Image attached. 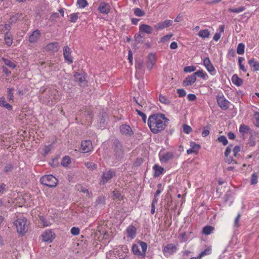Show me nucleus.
<instances>
[{
    "instance_id": "nucleus-1",
    "label": "nucleus",
    "mask_w": 259,
    "mask_h": 259,
    "mask_svg": "<svg viewBox=\"0 0 259 259\" xmlns=\"http://www.w3.org/2000/svg\"><path fill=\"white\" fill-rule=\"evenodd\" d=\"M167 120L163 114H154L149 117L148 124L151 132L157 134L164 130L167 125Z\"/></svg>"
},
{
    "instance_id": "nucleus-2",
    "label": "nucleus",
    "mask_w": 259,
    "mask_h": 259,
    "mask_svg": "<svg viewBox=\"0 0 259 259\" xmlns=\"http://www.w3.org/2000/svg\"><path fill=\"white\" fill-rule=\"evenodd\" d=\"M232 146L229 145L225 152V160L228 163H237L233 157H236L238 156L239 152L240 151V147L239 146H235L232 151Z\"/></svg>"
},
{
    "instance_id": "nucleus-3",
    "label": "nucleus",
    "mask_w": 259,
    "mask_h": 259,
    "mask_svg": "<svg viewBox=\"0 0 259 259\" xmlns=\"http://www.w3.org/2000/svg\"><path fill=\"white\" fill-rule=\"evenodd\" d=\"M17 232L19 234L24 235L28 230L29 222L25 218H20L14 222Z\"/></svg>"
},
{
    "instance_id": "nucleus-4",
    "label": "nucleus",
    "mask_w": 259,
    "mask_h": 259,
    "mask_svg": "<svg viewBox=\"0 0 259 259\" xmlns=\"http://www.w3.org/2000/svg\"><path fill=\"white\" fill-rule=\"evenodd\" d=\"M147 248L146 243L139 241L132 246V251L134 254L137 256H144Z\"/></svg>"
},
{
    "instance_id": "nucleus-5",
    "label": "nucleus",
    "mask_w": 259,
    "mask_h": 259,
    "mask_svg": "<svg viewBox=\"0 0 259 259\" xmlns=\"http://www.w3.org/2000/svg\"><path fill=\"white\" fill-rule=\"evenodd\" d=\"M40 181L42 184L50 187H55L58 183L57 179L52 175L43 176Z\"/></svg>"
},
{
    "instance_id": "nucleus-6",
    "label": "nucleus",
    "mask_w": 259,
    "mask_h": 259,
    "mask_svg": "<svg viewBox=\"0 0 259 259\" xmlns=\"http://www.w3.org/2000/svg\"><path fill=\"white\" fill-rule=\"evenodd\" d=\"M203 64L211 75H215L216 70L208 57H205L203 59Z\"/></svg>"
},
{
    "instance_id": "nucleus-7",
    "label": "nucleus",
    "mask_w": 259,
    "mask_h": 259,
    "mask_svg": "<svg viewBox=\"0 0 259 259\" xmlns=\"http://www.w3.org/2000/svg\"><path fill=\"white\" fill-rule=\"evenodd\" d=\"M92 143L90 140H84L81 142L79 150L82 153H88L93 150Z\"/></svg>"
},
{
    "instance_id": "nucleus-8",
    "label": "nucleus",
    "mask_w": 259,
    "mask_h": 259,
    "mask_svg": "<svg viewBox=\"0 0 259 259\" xmlns=\"http://www.w3.org/2000/svg\"><path fill=\"white\" fill-rule=\"evenodd\" d=\"M115 172L110 170H106L103 174L100 183L102 184H105L107 183L110 179H111L114 176H115Z\"/></svg>"
},
{
    "instance_id": "nucleus-9",
    "label": "nucleus",
    "mask_w": 259,
    "mask_h": 259,
    "mask_svg": "<svg viewBox=\"0 0 259 259\" xmlns=\"http://www.w3.org/2000/svg\"><path fill=\"white\" fill-rule=\"evenodd\" d=\"M99 12L104 15H108L111 11L110 5L106 2H101L98 7Z\"/></svg>"
},
{
    "instance_id": "nucleus-10",
    "label": "nucleus",
    "mask_w": 259,
    "mask_h": 259,
    "mask_svg": "<svg viewBox=\"0 0 259 259\" xmlns=\"http://www.w3.org/2000/svg\"><path fill=\"white\" fill-rule=\"evenodd\" d=\"M42 240L44 242H51L55 237V234L50 230H46L42 234Z\"/></svg>"
},
{
    "instance_id": "nucleus-11",
    "label": "nucleus",
    "mask_w": 259,
    "mask_h": 259,
    "mask_svg": "<svg viewBox=\"0 0 259 259\" xmlns=\"http://www.w3.org/2000/svg\"><path fill=\"white\" fill-rule=\"evenodd\" d=\"M177 250V247L175 245L169 244L164 247L163 252L165 256H169L176 252Z\"/></svg>"
},
{
    "instance_id": "nucleus-12",
    "label": "nucleus",
    "mask_w": 259,
    "mask_h": 259,
    "mask_svg": "<svg viewBox=\"0 0 259 259\" xmlns=\"http://www.w3.org/2000/svg\"><path fill=\"white\" fill-rule=\"evenodd\" d=\"M159 160L162 163H166L167 161L172 159L174 155L171 152L166 153L160 152L159 154Z\"/></svg>"
},
{
    "instance_id": "nucleus-13",
    "label": "nucleus",
    "mask_w": 259,
    "mask_h": 259,
    "mask_svg": "<svg viewBox=\"0 0 259 259\" xmlns=\"http://www.w3.org/2000/svg\"><path fill=\"white\" fill-rule=\"evenodd\" d=\"M217 103L218 105L223 110L227 109L229 107V102L225 99L224 96L218 97L217 98Z\"/></svg>"
},
{
    "instance_id": "nucleus-14",
    "label": "nucleus",
    "mask_w": 259,
    "mask_h": 259,
    "mask_svg": "<svg viewBox=\"0 0 259 259\" xmlns=\"http://www.w3.org/2000/svg\"><path fill=\"white\" fill-rule=\"evenodd\" d=\"M172 21L166 20L164 21L157 23L154 25V28L157 30H160L170 26L172 25Z\"/></svg>"
},
{
    "instance_id": "nucleus-15",
    "label": "nucleus",
    "mask_w": 259,
    "mask_h": 259,
    "mask_svg": "<svg viewBox=\"0 0 259 259\" xmlns=\"http://www.w3.org/2000/svg\"><path fill=\"white\" fill-rule=\"evenodd\" d=\"M153 31L152 27L149 25L143 24L139 26V32L142 34H151Z\"/></svg>"
},
{
    "instance_id": "nucleus-16",
    "label": "nucleus",
    "mask_w": 259,
    "mask_h": 259,
    "mask_svg": "<svg viewBox=\"0 0 259 259\" xmlns=\"http://www.w3.org/2000/svg\"><path fill=\"white\" fill-rule=\"evenodd\" d=\"M59 46L58 42H53L52 43H50L47 45L45 49L46 51L51 52V53H55L57 52L59 49Z\"/></svg>"
},
{
    "instance_id": "nucleus-17",
    "label": "nucleus",
    "mask_w": 259,
    "mask_h": 259,
    "mask_svg": "<svg viewBox=\"0 0 259 259\" xmlns=\"http://www.w3.org/2000/svg\"><path fill=\"white\" fill-rule=\"evenodd\" d=\"M71 50L68 46H65L63 48V56L65 60L67 61L69 64L72 63L73 60L72 57L71 56Z\"/></svg>"
},
{
    "instance_id": "nucleus-18",
    "label": "nucleus",
    "mask_w": 259,
    "mask_h": 259,
    "mask_svg": "<svg viewBox=\"0 0 259 259\" xmlns=\"http://www.w3.org/2000/svg\"><path fill=\"white\" fill-rule=\"evenodd\" d=\"M156 61V57L154 54H150L147 58V67L151 70L154 66Z\"/></svg>"
},
{
    "instance_id": "nucleus-19",
    "label": "nucleus",
    "mask_w": 259,
    "mask_h": 259,
    "mask_svg": "<svg viewBox=\"0 0 259 259\" xmlns=\"http://www.w3.org/2000/svg\"><path fill=\"white\" fill-rule=\"evenodd\" d=\"M196 79L194 74L187 76L183 82V87H186L192 85L196 81Z\"/></svg>"
},
{
    "instance_id": "nucleus-20",
    "label": "nucleus",
    "mask_w": 259,
    "mask_h": 259,
    "mask_svg": "<svg viewBox=\"0 0 259 259\" xmlns=\"http://www.w3.org/2000/svg\"><path fill=\"white\" fill-rule=\"evenodd\" d=\"M153 169L154 170V177H159L160 175L163 174L165 171L164 168L162 167L158 164H155L153 167Z\"/></svg>"
},
{
    "instance_id": "nucleus-21",
    "label": "nucleus",
    "mask_w": 259,
    "mask_h": 259,
    "mask_svg": "<svg viewBox=\"0 0 259 259\" xmlns=\"http://www.w3.org/2000/svg\"><path fill=\"white\" fill-rule=\"evenodd\" d=\"M120 132L124 135H132L133 131L131 127L127 124H123L120 127Z\"/></svg>"
},
{
    "instance_id": "nucleus-22",
    "label": "nucleus",
    "mask_w": 259,
    "mask_h": 259,
    "mask_svg": "<svg viewBox=\"0 0 259 259\" xmlns=\"http://www.w3.org/2000/svg\"><path fill=\"white\" fill-rule=\"evenodd\" d=\"M40 35V33L39 30H36L34 31L29 36V42L31 43L36 42L39 39Z\"/></svg>"
},
{
    "instance_id": "nucleus-23",
    "label": "nucleus",
    "mask_w": 259,
    "mask_h": 259,
    "mask_svg": "<svg viewBox=\"0 0 259 259\" xmlns=\"http://www.w3.org/2000/svg\"><path fill=\"white\" fill-rule=\"evenodd\" d=\"M127 236L131 239L135 238L136 233V228L133 226H130L126 229Z\"/></svg>"
},
{
    "instance_id": "nucleus-24",
    "label": "nucleus",
    "mask_w": 259,
    "mask_h": 259,
    "mask_svg": "<svg viewBox=\"0 0 259 259\" xmlns=\"http://www.w3.org/2000/svg\"><path fill=\"white\" fill-rule=\"evenodd\" d=\"M74 80L75 81L77 82L80 85L83 84L85 81L84 76L81 74H79L77 72H75L74 74Z\"/></svg>"
},
{
    "instance_id": "nucleus-25",
    "label": "nucleus",
    "mask_w": 259,
    "mask_h": 259,
    "mask_svg": "<svg viewBox=\"0 0 259 259\" xmlns=\"http://www.w3.org/2000/svg\"><path fill=\"white\" fill-rule=\"evenodd\" d=\"M193 74H194V75H195L196 77V76H197L198 77H200L205 80H207L208 78V75L202 69L199 70L195 72Z\"/></svg>"
},
{
    "instance_id": "nucleus-26",
    "label": "nucleus",
    "mask_w": 259,
    "mask_h": 259,
    "mask_svg": "<svg viewBox=\"0 0 259 259\" xmlns=\"http://www.w3.org/2000/svg\"><path fill=\"white\" fill-rule=\"evenodd\" d=\"M214 230V228L211 226H206L204 227L202 230V233L205 235H210Z\"/></svg>"
},
{
    "instance_id": "nucleus-27",
    "label": "nucleus",
    "mask_w": 259,
    "mask_h": 259,
    "mask_svg": "<svg viewBox=\"0 0 259 259\" xmlns=\"http://www.w3.org/2000/svg\"><path fill=\"white\" fill-rule=\"evenodd\" d=\"M248 64L253 67V71H259V62L252 58L248 61Z\"/></svg>"
},
{
    "instance_id": "nucleus-28",
    "label": "nucleus",
    "mask_w": 259,
    "mask_h": 259,
    "mask_svg": "<svg viewBox=\"0 0 259 259\" xmlns=\"http://www.w3.org/2000/svg\"><path fill=\"white\" fill-rule=\"evenodd\" d=\"M232 82L237 86H240L243 83V80L237 74H234L231 78Z\"/></svg>"
},
{
    "instance_id": "nucleus-29",
    "label": "nucleus",
    "mask_w": 259,
    "mask_h": 259,
    "mask_svg": "<svg viewBox=\"0 0 259 259\" xmlns=\"http://www.w3.org/2000/svg\"><path fill=\"white\" fill-rule=\"evenodd\" d=\"M212 252L211 246H208L204 251H202L198 255V258L201 259L203 256L205 255H210Z\"/></svg>"
},
{
    "instance_id": "nucleus-30",
    "label": "nucleus",
    "mask_w": 259,
    "mask_h": 259,
    "mask_svg": "<svg viewBox=\"0 0 259 259\" xmlns=\"http://www.w3.org/2000/svg\"><path fill=\"white\" fill-rule=\"evenodd\" d=\"M198 36L202 38H208L210 35L209 31L207 29L201 30L198 34Z\"/></svg>"
},
{
    "instance_id": "nucleus-31",
    "label": "nucleus",
    "mask_w": 259,
    "mask_h": 259,
    "mask_svg": "<svg viewBox=\"0 0 259 259\" xmlns=\"http://www.w3.org/2000/svg\"><path fill=\"white\" fill-rule=\"evenodd\" d=\"M5 41L8 46H10L13 43L12 35L9 33H7L5 36Z\"/></svg>"
},
{
    "instance_id": "nucleus-32",
    "label": "nucleus",
    "mask_w": 259,
    "mask_h": 259,
    "mask_svg": "<svg viewBox=\"0 0 259 259\" xmlns=\"http://www.w3.org/2000/svg\"><path fill=\"white\" fill-rule=\"evenodd\" d=\"M11 28V27L9 24H2L0 25V31L6 34L7 33H9Z\"/></svg>"
},
{
    "instance_id": "nucleus-33",
    "label": "nucleus",
    "mask_w": 259,
    "mask_h": 259,
    "mask_svg": "<svg viewBox=\"0 0 259 259\" xmlns=\"http://www.w3.org/2000/svg\"><path fill=\"white\" fill-rule=\"evenodd\" d=\"M249 130L250 128L248 125L242 124L240 125L239 131L240 133L244 135L245 134L248 133L249 131Z\"/></svg>"
},
{
    "instance_id": "nucleus-34",
    "label": "nucleus",
    "mask_w": 259,
    "mask_h": 259,
    "mask_svg": "<svg viewBox=\"0 0 259 259\" xmlns=\"http://www.w3.org/2000/svg\"><path fill=\"white\" fill-rule=\"evenodd\" d=\"M245 46L243 43H240L237 48V53L239 55H242L244 53Z\"/></svg>"
},
{
    "instance_id": "nucleus-35",
    "label": "nucleus",
    "mask_w": 259,
    "mask_h": 259,
    "mask_svg": "<svg viewBox=\"0 0 259 259\" xmlns=\"http://www.w3.org/2000/svg\"><path fill=\"white\" fill-rule=\"evenodd\" d=\"M245 9L246 8L245 7H240L235 9L229 8L228 10L232 13H239L244 11Z\"/></svg>"
},
{
    "instance_id": "nucleus-36",
    "label": "nucleus",
    "mask_w": 259,
    "mask_h": 259,
    "mask_svg": "<svg viewBox=\"0 0 259 259\" xmlns=\"http://www.w3.org/2000/svg\"><path fill=\"white\" fill-rule=\"evenodd\" d=\"M191 148L193 150L195 153L197 154L200 148L199 145L196 144L195 142H192L190 143Z\"/></svg>"
},
{
    "instance_id": "nucleus-37",
    "label": "nucleus",
    "mask_w": 259,
    "mask_h": 259,
    "mask_svg": "<svg viewBox=\"0 0 259 259\" xmlns=\"http://www.w3.org/2000/svg\"><path fill=\"white\" fill-rule=\"evenodd\" d=\"M84 164L85 166L91 170H93L97 168V165L93 162H87Z\"/></svg>"
},
{
    "instance_id": "nucleus-38",
    "label": "nucleus",
    "mask_w": 259,
    "mask_h": 259,
    "mask_svg": "<svg viewBox=\"0 0 259 259\" xmlns=\"http://www.w3.org/2000/svg\"><path fill=\"white\" fill-rule=\"evenodd\" d=\"M77 4L79 8L83 9L88 6V3L86 0H77Z\"/></svg>"
},
{
    "instance_id": "nucleus-39",
    "label": "nucleus",
    "mask_w": 259,
    "mask_h": 259,
    "mask_svg": "<svg viewBox=\"0 0 259 259\" xmlns=\"http://www.w3.org/2000/svg\"><path fill=\"white\" fill-rule=\"evenodd\" d=\"M134 14L136 16H137L138 17H142V16H144L145 13L141 9H140L139 8H137L134 9Z\"/></svg>"
},
{
    "instance_id": "nucleus-40",
    "label": "nucleus",
    "mask_w": 259,
    "mask_h": 259,
    "mask_svg": "<svg viewBox=\"0 0 259 259\" xmlns=\"http://www.w3.org/2000/svg\"><path fill=\"white\" fill-rule=\"evenodd\" d=\"M70 158L68 156H65L63 158L62 161L61 162V164L63 166H67L68 164L70 163Z\"/></svg>"
},
{
    "instance_id": "nucleus-41",
    "label": "nucleus",
    "mask_w": 259,
    "mask_h": 259,
    "mask_svg": "<svg viewBox=\"0 0 259 259\" xmlns=\"http://www.w3.org/2000/svg\"><path fill=\"white\" fill-rule=\"evenodd\" d=\"M258 176L256 173L254 172L251 175V178L250 180V184L251 185H255L257 183Z\"/></svg>"
},
{
    "instance_id": "nucleus-42",
    "label": "nucleus",
    "mask_w": 259,
    "mask_h": 259,
    "mask_svg": "<svg viewBox=\"0 0 259 259\" xmlns=\"http://www.w3.org/2000/svg\"><path fill=\"white\" fill-rule=\"evenodd\" d=\"M78 13L71 14L70 15V21L73 23L76 22L78 18Z\"/></svg>"
},
{
    "instance_id": "nucleus-43",
    "label": "nucleus",
    "mask_w": 259,
    "mask_h": 259,
    "mask_svg": "<svg viewBox=\"0 0 259 259\" xmlns=\"http://www.w3.org/2000/svg\"><path fill=\"white\" fill-rule=\"evenodd\" d=\"M196 69V67L192 65V66H189L185 67L184 68V71L185 72L190 73V72H192L195 71Z\"/></svg>"
},
{
    "instance_id": "nucleus-44",
    "label": "nucleus",
    "mask_w": 259,
    "mask_h": 259,
    "mask_svg": "<svg viewBox=\"0 0 259 259\" xmlns=\"http://www.w3.org/2000/svg\"><path fill=\"white\" fill-rule=\"evenodd\" d=\"M3 60L4 61L5 64L6 65L9 66L10 67L12 68H14L16 67V65L15 64V63L11 60L6 59H3Z\"/></svg>"
},
{
    "instance_id": "nucleus-45",
    "label": "nucleus",
    "mask_w": 259,
    "mask_h": 259,
    "mask_svg": "<svg viewBox=\"0 0 259 259\" xmlns=\"http://www.w3.org/2000/svg\"><path fill=\"white\" fill-rule=\"evenodd\" d=\"M253 116L255 119V125L256 126L259 127V112H254Z\"/></svg>"
},
{
    "instance_id": "nucleus-46",
    "label": "nucleus",
    "mask_w": 259,
    "mask_h": 259,
    "mask_svg": "<svg viewBox=\"0 0 259 259\" xmlns=\"http://www.w3.org/2000/svg\"><path fill=\"white\" fill-rule=\"evenodd\" d=\"M219 142L222 143L224 145H226L228 144V140L226 137L224 136H221L218 138Z\"/></svg>"
},
{
    "instance_id": "nucleus-47",
    "label": "nucleus",
    "mask_w": 259,
    "mask_h": 259,
    "mask_svg": "<svg viewBox=\"0 0 259 259\" xmlns=\"http://www.w3.org/2000/svg\"><path fill=\"white\" fill-rule=\"evenodd\" d=\"M183 131L185 133L187 134H189L190 133L192 130L190 126L187 125V124H184L183 126Z\"/></svg>"
},
{
    "instance_id": "nucleus-48",
    "label": "nucleus",
    "mask_w": 259,
    "mask_h": 259,
    "mask_svg": "<svg viewBox=\"0 0 259 259\" xmlns=\"http://www.w3.org/2000/svg\"><path fill=\"white\" fill-rule=\"evenodd\" d=\"M244 60V58L242 57H239L238 62H239V68L243 72H246V69H245L244 66L242 64V62Z\"/></svg>"
},
{
    "instance_id": "nucleus-49",
    "label": "nucleus",
    "mask_w": 259,
    "mask_h": 259,
    "mask_svg": "<svg viewBox=\"0 0 259 259\" xmlns=\"http://www.w3.org/2000/svg\"><path fill=\"white\" fill-rule=\"evenodd\" d=\"M159 101L165 104H168L169 102V100L166 97L162 95L159 96Z\"/></svg>"
},
{
    "instance_id": "nucleus-50",
    "label": "nucleus",
    "mask_w": 259,
    "mask_h": 259,
    "mask_svg": "<svg viewBox=\"0 0 259 259\" xmlns=\"http://www.w3.org/2000/svg\"><path fill=\"white\" fill-rule=\"evenodd\" d=\"M172 34H168L167 35H166L163 36L162 37H161L160 41L162 42H165L169 40L170 39V38L172 37Z\"/></svg>"
},
{
    "instance_id": "nucleus-51",
    "label": "nucleus",
    "mask_w": 259,
    "mask_h": 259,
    "mask_svg": "<svg viewBox=\"0 0 259 259\" xmlns=\"http://www.w3.org/2000/svg\"><path fill=\"white\" fill-rule=\"evenodd\" d=\"M79 229L77 227H72L71 229L70 232L73 235H77L79 234Z\"/></svg>"
},
{
    "instance_id": "nucleus-52",
    "label": "nucleus",
    "mask_w": 259,
    "mask_h": 259,
    "mask_svg": "<svg viewBox=\"0 0 259 259\" xmlns=\"http://www.w3.org/2000/svg\"><path fill=\"white\" fill-rule=\"evenodd\" d=\"M40 220L43 226L45 227L49 226L52 224V222H48L47 221H46L45 220V219L43 217H41L40 218Z\"/></svg>"
},
{
    "instance_id": "nucleus-53",
    "label": "nucleus",
    "mask_w": 259,
    "mask_h": 259,
    "mask_svg": "<svg viewBox=\"0 0 259 259\" xmlns=\"http://www.w3.org/2000/svg\"><path fill=\"white\" fill-rule=\"evenodd\" d=\"M187 99L189 101H194L197 99V97L195 94H189L187 96Z\"/></svg>"
},
{
    "instance_id": "nucleus-54",
    "label": "nucleus",
    "mask_w": 259,
    "mask_h": 259,
    "mask_svg": "<svg viewBox=\"0 0 259 259\" xmlns=\"http://www.w3.org/2000/svg\"><path fill=\"white\" fill-rule=\"evenodd\" d=\"M20 16L19 14H16L14 15H13L11 18H10V22L11 23H15L18 18H19Z\"/></svg>"
},
{
    "instance_id": "nucleus-55",
    "label": "nucleus",
    "mask_w": 259,
    "mask_h": 259,
    "mask_svg": "<svg viewBox=\"0 0 259 259\" xmlns=\"http://www.w3.org/2000/svg\"><path fill=\"white\" fill-rule=\"evenodd\" d=\"M136 112H137V113L139 115H140L143 120L144 121V122H146V115L143 112H142L141 111H140V110H138V109H136Z\"/></svg>"
},
{
    "instance_id": "nucleus-56",
    "label": "nucleus",
    "mask_w": 259,
    "mask_h": 259,
    "mask_svg": "<svg viewBox=\"0 0 259 259\" xmlns=\"http://www.w3.org/2000/svg\"><path fill=\"white\" fill-rule=\"evenodd\" d=\"M12 89H10L8 91V98L9 100H13V93L12 92Z\"/></svg>"
},
{
    "instance_id": "nucleus-57",
    "label": "nucleus",
    "mask_w": 259,
    "mask_h": 259,
    "mask_svg": "<svg viewBox=\"0 0 259 259\" xmlns=\"http://www.w3.org/2000/svg\"><path fill=\"white\" fill-rule=\"evenodd\" d=\"M136 68L137 70H141L143 68V62L141 61L137 62L136 64Z\"/></svg>"
},
{
    "instance_id": "nucleus-58",
    "label": "nucleus",
    "mask_w": 259,
    "mask_h": 259,
    "mask_svg": "<svg viewBox=\"0 0 259 259\" xmlns=\"http://www.w3.org/2000/svg\"><path fill=\"white\" fill-rule=\"evenodd\" d=\"M128 59L129 62L131 63V64L132 65L133 63V54H132V51L131 50H130L128 51Z\"/></svg>"
},
{
    "instance_id": "nucleus-59",
    "label": "nucleus",
    "mask_w": 259,
    "mask_h": 259,
    "mask_svg": "<svg viewBox=\"0 0 259 259\" xmlns=\"http://www.w3.org/2000/svg\"><path fill=\"white\" fill-rule=\"evenodd\" d=\"M240 218V214H238L237 216L236 217L234 221V224L236 226H239V221Z\"/></svg>"
},
{
    "instance_id": "nucleus-60",
    "label": "nucleus",
    "mask_w": 259,
    "mask_h": 259,
    "mask_svg": "<svg viewBox=\"0 0 259 259\" xmlns=\"http://www.w3.org/2000/svg\"><path fill=\"white\" fill-rule=\"evenodd\" d=\"M113 195L114 197V198H118L119 199H120V194L117 192V191H113Z\"/></svg>"
},
{
    "instance_id": "nucleus-61",
    "label": "nucleus",
    "mask_w": 259,
    "mask_h": 259,
    "mask_svg": "<svg viewBox=\"0 0 259 259\" xmlns=\"http://www.w3.org/2000/svg\"><path fill=\"white\" fill-rule=\"evenodd\" d=\"M186 95V91L183 89H179V97H185Z\"/></svg>"
},
{
    "instance_id": "nucleus-62",
    "label": "nucleus",
    "mask_w": 259,
    "mask_h": 259,
    "mask_svg": "<svg viewBox=\"0 0 259 259\" xmlns=\"http://www.w3.org/2000/svg\"><path fill=\"white\" fill-rule=\"evenodd\" d=\"M209 134V131L208 130H204L202 133V136L205 137L207 136Z\"/></svg>"
},
{
    "instance_id": "nucleus-63",
    "label": "nucleus",
    "mask_w": 259,
    "mask_h": 259,
    "mask_svg": "<svg viewBox=\"0 0 259 259\" xmlns=\"http://www.w3.org/2000/svg\"><path fill=\"white\" fill-rule=\"evenodd\" d=\"M227 136L229 139H230L233 140L234 139V138H235V135H234V133L232 132L228 133Z\"/></svg>"
},
{
    "instance_id": "nucleus-64",
    "label": "nucleus",
    "mask_w": 259,
    "mask_h": 259,
    "mask_svg": "<svg viewBox=\"0 0 259 259\" xmlns=\"http://www.w3.org/2000/svg\"><path fill=\"white\" fill-rule=\"evenodd\" d=\"M170 47L171 49H176L178 47L177 43L176 42H171Z\"/></svg>"
}]
</instances>
